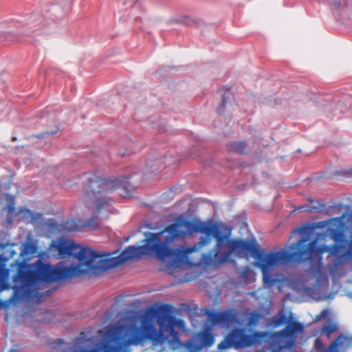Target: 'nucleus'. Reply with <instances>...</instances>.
<instances>
[{
    "instance_id": "nucleus-1",
    "label": "nucleus",
    "mask_w": 352,
    "mask_h": 352,
    "mask_svg": "<svg viewBox=\"0 0 352 352\" xmlns=\"http://www.w3.org/2000/svg\"><path fill=\"white\" fill-rule=\"evenodd\" d=\"M130 245L124 250L118 256L111 257V254H99L89 248H80L74 241L59 237L52 241L50 251L58 258L74 256L78 264L65 266L64 262H59L55 266L45 263L38 259L34 264L16 262L17 270L13 276V295L7 300L0 299V306L8 307L10 304L18 303L39 304L43 296H49L39 292L41 285L52 282H62L73 277L85 275L98 276L109 270L129 260L138 259L137 251Z\"/></svg>"
},
{
    "instance_id": "nucleus-2",
    "label": "nucleus",
    "mask_w": 352,
    "mask_h": 352,
    "mask_svg": "<svg viewBox=\"0 0 352 352\" xmlns=\"http://www.w3.org/2000/svg\"><path fill=\"white\" fill-rule=\"evenodd\" d=\"M143 245L133 248L138 252V259L150 256L161 261L169 258L168 269L179 268L188 256L210 242L213 236L217 243L214 249L201 256V261L208 266L217 267L227 262L233 253L241 254L248 246V240L230 239L214 223L177 218L162 231L144 232Z\"/></svg>"
},
{
    "instance_id": "nucleus-3",
    "label": "nucleus",
    "mask_w": 352,
    "mask_h": 352,
    "mask_svg": "<svg viewBox=\"0 0 352 352\" xmlns=\"http://www.w3.org/2000/svg\"><path fill=\"white\" fill-rule=\"evenodd\" d=\"M172 306L162 305L124 322L109 325L99 333L102 344L90 350L74 352H131L132 346H144L151 342L153 346L166 342L179 343V332L184 331V322L171 314Z\"/></svg>"
},
{
    "instance_id": "nucleus-4",
    "label": "nucleus",
    "mask_w": 352,
    "mask_h": 352,
    "mask_svg": "<svg viewBox=\"0 0 352 352\" xmlns=\"http://www.w3.org/2000/svg\"><path fill=\"white\" fill-rule=\"evenodd\" d=\"M329 232L331 239L337 242L332 245H317V239L307 243L306 236L300 237L296 243H292L289 251H278L266 254L262 252L254 241L248 242V247L243 248L240 254H250L256 260L257 265L261 268L263 283L267 287H272L278 280L273 278L269 270L277 265L289 263H302L309 261L311 276L320 277L322 274V259L324 252L329 253V257L337 255L343 248L344 234L341 231L330 228Z\"/></svg>"
},
{
    "instance_id": "nucleus-5",
    "label": "nucleus",
    "mask_w": 352,
    "mask_h": 352,
    "mask_svg": "<svg viewBox=\"0 0 352 352\" xmlns=\"http://www.w3.org/2000/svg\"><path fill=\"white\" fill-rule=\"evenodd\" d=\"M303 330V324L298 321L291 322L283 329L276 332L254 331L252 334H247L245 329L235 328L218 344L217 348L219 350L239 349L262 344L268 352H281L292 346L296 334Z\"/></svg>"
},
{
    "instance_id": "nucleus-6",
    "label": "nucleus",
    "mask_w": 352,
    "mask_h": 352,
    "mask_svg": "<svg viewBox=\"0 0 352 352\" xmlns=\"http://www.w3.org/2000/svg\"><path fill=\"white\" fill-rule=\"evenodd\" d=\"M84 176L88 183L87 192L82 197L83 202L87 206L93 204L96 212L109 206V200L102 196V193L110 192L120 188L123 190L124 188V181L122 179H108L96 174H84Z\"/></svg>"
},
{
    "instance_id": "nucleus-7",
    "label": "nucleus",
    "mask_w": 352,
    "mask_h": 352,
    "mask_svg": "<svg viewBox=\"0 0 352 352\" xmlns=\"http://www.w3.org/2000/svg\"><path fill=\"white\" fill-rule=\"evenodd\" d=\"M15 197L13 195H8L7 201L8 204L4 208V210L7 211V217L4 222L6 226H12L13 224L14 219L18 216L21 214V217L19 221H25L34 219V215L33 212L28 208H21L16 210L15 208L14 203Z\"/></svg>"
},
{
    "instance_id": "nucleus-8",
    "label": "nucleus",
    "mask_w": 352,
    "mask_h": 352,
    "mask_svg": "<svg viewBox=\"0 0 352 352\" xmlns=\"http://www.w3.org/2000/svg\"><path fill=\"white\" fill-rule=\"evenodd\" d=\"M208 320L212 325H220L229 327L235 320V314L233 309L214 311L207 309L206 311Z\"/></svg>"
},
{
    "instance_id": "nucleus-9",
    "label": "nucleus",
    "mask_w": 352,
    "mask_h": 352,
    "mask_svg": "<svg viewBox=\"0 0 352 352\" xmlns=\"http://www.w3.org/2000/svg\"><path fill=\"white\" fill-rule=\"evenodd\" d=\"M352 349V336L340 333L323 352H346Z\"/></svg>"
},
{
    "instance_id": "nucleus-10",
    "label": "nucleus",
    "mask_w": 352,
    "mask_h": 352,
    "mask_svg": "<svg viewBox=\"0 0 352 352\" xmlns=\"http://www.w3.org/2000/svg\"><path fill=\"white\" fill-rule=\"evenodd\" d=\"M197 338L200 344L204 346H210L214 342V336L209 328L197 333Z\"/></svg>"
},
{
    "instance_id": "nucleus-11",
    "label": "nucleus",
    "mask_w": 352,
    "mask_h": 352,
    "mask_svg": "<svg viewBox=\"0 0 352 352\" xmlns=\"http://www.w3.org/2000/svg\"><path fill=\"white\" fill-rule=\"evenodd\" d=\"M247 144L246 141L231 142L228 144V148L230 152L243 155L245 153V148Z\"/></svg>"
},
{
    "instance_id": "nucleus-12",
    "label": "nucleus",
    "mask_w": 352,
    "mask_h": 352,
    "mask_svg": "<svg viewBox=\"0 0 352 352\" xmlns=\"http://www.w3.org/2000/svg\"><path fill=\"white\" fill-rule=\"evenodd\" d=\"M337 331H338V327L335 323H331L325 325L320 330V333L325 334L328 338H330V336L333 333Z\"/></svg>"
},
{
    "instance_id": "nucleus-13",
    "label": "nucleus",
    "mask_w": 352,
    "mask_h": 352,
    "mask_svg": "<svg viewBox=\"0 0 352 352\" xmlns=\"http://www.w3.org/2000/svg\"><path fill=\"white\" fill-rule=\"evenodd\" d=\"M36 246L31 242H26L23 245V249L21 252V256L33 254L36 252Z\"/></svg>"
},
{
    "instance_id": "nucleus-14",
    "label": "nucleus",
    "mask_w": 352,
    "mask_h": 352,
    "mask_svg": "<svg viewBox=\"0 0 352 352\" xmlns=\"http://www.w3.org/2000/svg\"><path fill=\"white\" fill-rule=\"evenodd\" d=\"M288 322L289 318L283 313L282 311H280L278 313V316L277 317H274L273 320V322L276 327L283 325Z\"/></svg>"
},
{
    "instance_id": "nucleus-15",
    "label": "nucleus",
    "mask_w": 352,
    "mask_h": 352,
    "mask_svg": "<svg viewBox=\"0 0 352 352\" xmlns=\"http://www.w3.org/2000/svg\"><path fill=\"white\" fill-rule=\"evenodd\" d=\"M82 227L91 228L92 229H96L99 227V223L96 216H93L89 220L83 222L81 225Z\"/></svg>"
},
{
    "instance_id": "nucleus-16",
    "label": "nucleus",
    "mask_w": 352,
    "mask_h": 352,
    "mask_svg": "<svg viewBox=\"0 0 352 352\" xmlns=\"http://www.w3.org/2000/svg\"><path fill=\"white\" fill-rule=\"evenodd\" d=\"M231 93L230 92V90H228L224 93L223 95L222 102L221 105L217 109V113L219 115H221L223 113L224 108L227 103V100L230 98L231 96Z\"/></svg>"
},
{
    "instance_id": "nucleus-17",
    "label": "nucleus",
    "mask_w": 352,
    "mask_h": 352,
    "mask_svg": "<svg viewBox=\"0 0 352 352\" xmlns=\"http://www.w3.org/2000/svg\"><path fill=\"white\" fill-rule=\"evenodd\" d=\"M89 340V338H88L87 335L84 332H81L77 338V342H76V344H86V342Z\"/></svg>"
},
{
    "instance_id": "nucleus-18",
    "label": "nucleus",
    "mask_w": 352,
    "mask_h": 352,
    "mask_svg": "<svg viewBox=\"0 0 352 352\" xmlns=\"http://www.w3.org/2000/svg\"><path fill=\"white\" fill-rule=\"evenodd\" d=\"M315 348L320 352H323L327 349H324V344L320 338H316L314 342Z\"/></svg>"
},
{
    "instance_id": "nucleus-19",
    "label": "nucleus",
    "mask_w": 352,
    "mask_h": 352,
    "mask_svg": "<svg viewBox=\"0 0 352 352\" xmlns=\"http://www.w3.org/2000/svg\"><path fill=\"white\" fill-rule=\"evenodd\" d=\"M186 348L189 352H199V347L192 341L187 342Z\"/></svg>"
},
{
    "instance_id": "nucleus-20",
    "label": "nucleus",
    "mask_w": 352,
    "mask_h": 352,
    "mask_svg": "<svg viewBox=\"0 0 352 352\" xmlns=\"http://www.w3.org/2000/svg\"><path fill=\"white\" fill-rule=\"evenodd\" d=\"M55 132H50V131H45L43 133H40V134H38V135H34V137L36 138H42L43 137H44V135L45 134H54Z\"/></svg>"
},
{
    "instance_id": "nucleus-21",
    "label": "nucleus",
    "mask_w": 352,
    "mask_h": 352,
    "mask_svg": "<svg viewBox=\"0 0 352 352\" xmlns=\"http://www.w3.org/2000/svg\"><path fill=\"white\" fill-rule=\"evenodd\" d=\"M124 297H125V296H124V295H122V294L118 296L116 298V302L117 304H119V303H120V302L123 300V298H124Z\"/></svg>"
},
{
    "instance_id": "nucleus-22",
    "label": "nucleus",
    "mask_w": 352,
    "mask_h": 352,
    "mask_svg": "<svg viewBox=\"0 0 352 352\" xmlns=\"http://www.w3.org/2000/svg\"><path fill=\"white\" fill-rule=\"evenodd\" d=\"M347 254L349 256L352 258V240L349 243Z\"/></svg>"
},
{
    "instance_id": "nucleus-23",
    "label": "nucleus",
    "mask_w": 352,
    "mask_h": 352,
    "mask_svg": "<svg viewBox=\"0 0 352 352\" xmlns=\"http://www.w3.org/2000/svg\"><path fill=\"white\" fill-rule=\"evenodd\" d=\"M121 196L124 197H129V196H130V192H127L126 194H124L123 192H122Z\"/></svg>"
},
{
    "instance_id": "nucleus-24",
    "label": "nucleus",
    "mask_w": 352,
    "mask_h": 352,
    "mask_svg": "<svg viewBox=\"0 0 352 352\" xmlns=\"http://www.w3.org/2000/svg\"><path fill=\"white\" fill-rule=\"evenodd\" d=\"M327 310H324V311L321 313V314H320V317H322V316H323V317H324V316L327 315Z\"/></svg>"
},
{
    "instance_id": "nucleus-25",
    "label": "nucleus",
    "mask_w": 352,
    "mask_h": 352,
    "mask_svg": "<svg viewBox=\"0 0 352 352\" xmlns=\"http://www.w3.org/2000/svg\"><path fill=\"white\" fill-rule=\"evenodd\" d=\"M346 174L349 175H352V168L346 171Z\"/></svg>"
},
{
    "instance_id": "nucleus-26",
    "label": "nucleus",
    "mask_w": 352,
    "mask_h": 352,
    "mask_svg": "<svg viewBox=\"0 0 352 352\" xmlns=\"http://www.w3.org/2000/svg\"><path fill=\"white\" fill-rule=\"evenodd\" d=\"M12 142L16 141L17 140L16 137H12Z\"/></svg>"
},
{
    "instance_id": "nucleus-27",
    "label": "nucleus",
    "mask_w": 352,
    "mask_h": 352,
    "mask_svg": "<svg viewBox=\"0 0 352 352\" xmlns=\"http://www.w3.org/2000/svg\"><path fill=\"white\" fill-rule=\"evenodd\" d=\"M308 200H309V201L310 203H314V201L312 199H309Z\"/></svg>"
},
{
    "instance_id": "nucleus-28",
    "label": "nucleus",
    "mask_w": 352,
    "mask_h": 352,
    "mask_svg": "<svg viewBox=\"0 0 352 352\" xmlns=\"http://www.w3.org/2000/svg\"><path fill=\"white\" fill-rule=\"evenodd\" d=\"M334 6H336V7H338V6H339V5H338V4L337 5V4L335 3H334Z\"/></svg>"
},
{
    "instance_id": "nucleus-29",
    "label": "nucleus",
    "mask_w": 352,
    "mask_h": 352,
    "mask_svg": "<svg viewBox=\"0 0 352 352\" xmlns=\"http://www.w3.org/2000/svg\"><path fill=\"white\" fill-rule=\"evenodd\" d=\"M6 320H8V316L6 315Z\"/></svg>"
}]
</instances>
